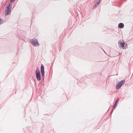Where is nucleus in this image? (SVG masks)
I'll list each match as a JSON object with an SVG mask.
<instances>
[{"mask_svg":"<svg viewBox=\"0 0 133 133\" xmlns=\"http://www.w3.org/2000/svg\"><path fill=\"white\" fill-rule=\"evenodd\" d=\"M31 43L34 46H38L39 45L38 41L36 39L34 38L32 39Z\"/></svg>","mask_w":133,"mask_h":133,"instance_id":"nucleus-1","label":"nucleus"},{"mask_svg":"<svg viewBox=\"0 0 133 133\" xmlns=\"http://www.w3.org/2000/svg\"><path fill=\"white\" fill-rule=\"evenodd\" d=\"M10 4H8L5 8V16L9 15L11 12V8H10Z\"/></svg>","mask_w":133,"mask_h":133,"instance_id":"nucleus-2","label":"nucleus"},{"mask_svg":"<svg viewBox=\"0 0 133 133\" xmlns=\"http://www.w3.org/2000/svg\"><path fill=\"white\" fill-rule=\"evenodd\" d=\"M125 82V81L123 80L118 82L116 85V89L117 90H118L124 84Z\"/></svg>","mask_w":133,"mask_h":133,"instance_id":"nucleus-3","label":"nucleus"},{"mask_svg":"<svg viewBox=\"0 0 133 133\" xmlns=\"http://www.w3.org/2000/svg\"><path fill=\"white\" fill-rule=\"evenodd\" d=\"M35 73L37 80L40 81L41 80V77L39 70L38 69H37Z\"/></svg>","mask_w":133,"mask_h":133,"instance_id":"nucleus-4","label":"nucleus"},{"mask_svg":"<svg viewBox=\"0 0 133 133\" xmlns=\"http://www.w3.org/2000/svg\"><path fill=\"white\" fill-rule=\"evenodd\" d=\"M41 71L42 76H44V66L43 64L41 65Z\"/></svg>","mask_w":133,"mask_h":133,"instance_id":"nucleus-5","label":"nucleus"},{"mask_svg":"<svg viewBox=\"0 0 133 133\" xmlns=\"http://www.w3.org/2000/svg\"><path fill=\"white\" fill-rule=\"evenodd\" d=\"M124 27V25L123 23H120L118 25V27L120 28H123Z\"/></svg>","mask_w":133,"mask_h":133,"instance_id":"nucleus-6","label":"nucleus"},{"mask_svg":"<svg viewBox=\"0 0 133 133\" xmlns=\"http://www.w3.org/2000/svg\"><path fill=\"white\" fill-rule=\"evenodd\" d=\"M118 44L121 45V46L122 48H123L124 47L125 44L124 42L122 43L121 41H119L118 42Z\"/></svg>","mask_w":133,"mask_h":133,"instance_id":"nucleus-7","label":"nucleus"},{"mask_svg":"<svg viewBox=\"0 0 133 133\" xmlns=\"http://www.w3.org/2000/svg\"><path fill=\"white\" fill-rule=\"evenodd\" d=\"M101 1L100 0H98L97 2L95 3V7L97 6V5L99 4L100 2Z\"/></svg>","mask_w":133,"mask_h":133,"instance_id":"nucleus-8","label":"nucleus"},{"mask_svg":"<svg viewBox=\"0 0 133 133\" xmlns=\"http://www.w3.org/2000/svg\"><path fill=\"white\" fill-rule=\"evenodd\" d=\"M119 101V99H117V100H116V103H115V105H116V106L117 105H116V104H117V102H118V101Z\"/></svg>","mask_w":133,"mask_h":133,"instance_id":"nucleus-9","label":"nucleus"},{"mask_svg":"<svg viewBox=\"0 0 133 133\" xmlns=\"http://www.w3.org/2000/svg\"><path fill=\"white\" fill-rule=\"evenodd\" d=\"M2 19H0V24H1L2 23Z\"/></svg>","mask_w":133,"mask_h":133,"instance_id":"nucleus-10","label":"nucleus"},{"mask_svg":"<svg viewBox=\"0 0 133 133\" xmlns=\"http://www.w3.org/2000/svg\"><path fill=\"white\" fill-rule=\"evenodd\" d=\"M116 107V105H114V106L113 107V109H115Z\"/></svg>","mask_w":133,"mask_h":133,"instance_id":"nucleus-11","label":"nucleus"},{"mask_svg":"<svg viewBox=\"0 0 133 133\" xmlns=\"http://www.w3.org/2000/svg\"><path fill=\"white\" fill-rule=\"evenodd\" d=\"M15 0H11L10 2L11 3H12Z\"/></svg>","mask_w":133,"mask_h":133,"instance_id":"nucleus-12","label":"nucleus"}]
</instances>
